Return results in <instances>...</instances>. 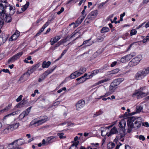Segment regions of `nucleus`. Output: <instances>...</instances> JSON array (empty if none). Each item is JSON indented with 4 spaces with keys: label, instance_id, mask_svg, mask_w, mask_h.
I'll use <instances>...</instances> for the list:
<instances>
[{
    "label": "nucleus",
    "instance_id": "f257e3e1",
    "mask_svg": "<svg viewBox=\"0 0 149 149\" xmlns=\"http://www.w3.org/2000/svg\"><path fill=\"white\" fill-rule=\"evenodd\" d=\"M127 125L128 127V132H130L133 128H137L139 127L141 124V122L138 121L135 117H131L128 118L127 120Z\"/></svg>",
    "mask_w": 149,
    "mask_h": 149
},
{
    "label": "nucleus",
    "instance_id": "f03ea898",
    "mask_svg": "<svg viewBox=\"0 0 149 149\" xmlns=\"http://www.w3.org/2000/svg\"><path fill=\"white\" fill-rule=\"evenodd\" d=\"M24 142L23 139L20 138L14 141L13 142L8 145V147L10 149H22L19 148V145H22Z\"/></svg>",
    "mask_w": 149,
    "mask_h": 149
},
{
    "label": "nucleus",
    "instance_id": "7ed1b4c3",
    "mask_svg": "<svg viewBox=\"0 0 149 149\" xmlns=\"http://www.w3.org/2000/svg\"><path fill=\"white\" fill-rule=\"evenodd\" d=\"M144 88V87L140 88L138 90L136 91L133 95L136 96L138 99L142 98L146 96L148 94L141 91L143 90Z\"/></svg>",
    "mask_w": 149,
    "mask_h": 149
},
{
    "label": "nucleus",
    "instance_id": "20e7f679",
    "mask_svg": "<svg viewBox=\"0 0 149 149\" xmlns=\"http://www.w3.org/2000/svg\"><path fill=\"white\" fill-rule=\"evenodd\" d=\"M6 12L5 10H4L3 12L0 13V14L3 21L7 22H10L11 21V18L10 15L5 13Z\"/></svg>",
    "mask_w": 149,
    "mask_h": 149
},
{
    "label": "nucleus",
    "instance_id": "39448f33",
    "mask_svg": "<svg viewBox=\"0 0 149 149\" xmlns=\"http://www.w3.org/2000/svg\"><path fill=\"white\" fill-rule=\"evenodd\" d=\"M23 54V52H21L17 53L8 60V63H10L11 62L15 61L17 59H19L22 55Z\"/></svg>",
    "mask_w": 149,
    "mask_h": 149
},
{
    "label": "nucleus",
    "instance_id": "423d86ee",
    "mask_svg": "<svg viewBox=\"0 0 149 149\" xmlns=\"http://www.w3.org/2000/svg\"><path fill=\"white\" fill-rule=\"evenodd\" d=\"M6 3V0H0V13H3L4 10H6L8 7Z\"/></svg>",
    "mask_w": 149,
    "mask_h": 149
},
{
    "label": "nucleus",
    "instance_id": "0eeeda50",
    "mask_svg": "<svg viewBox=\"0 0 149 149\" xmlns=\"http://www.w3.org/2000/svg\"><path fill=\"white\" fill-rule=\"evenodd\" d=\"M48 118L47 116H44L42 117L41 119L35 122L33 125L36 126H38L45 123L47 120Z\"/></svg>",
    "mask_w": 149,
    "mask_h": 149
},
{
    "label": "nucleus",
    "instance_id": "6e6552de",
    "mask_svg": "<svg viewBox=\"0 0 149 149\" xmlns=\"http://www.w3.org/2000/svg\"><path fill=\"white\" fill-rule=\"evenodd\" d=\"M124 79L123 78H118L115 79L111 83V86L113 87H115L116 86L118 85Z\"/></svg>",
    "mask_w": 149,
    "mask_h": 149
},
{
    "label": "nucleus",
    "instance_id": "1a4fd4ad",
    "mask_svg": "<svg viewBox=\"0 0 149 149\" xmlns=\"http://www.w3.org/2000/svg\"><path fill=\"white\" fill-rule=\"evenodd\" d=\"M38 65H33L30 70H29L27 72L24 74V75H26L27 77L30 76V74L34 72L38 68Z\"/></svg>",
    "mask_w": 149,
    "mask_h": 149
},
{
    "label": "nucleus",
    "instance_id": "9d476101",
    "mask_svg": "<svg viewBox=\"0 0 149 149\" xmlns=\"http://www.w3.org/2000/svg\"><path fill=\"white\" fill-rule=\"evenodd\" d=\"M56 67V66H54L52 68L50 69H49L45 71L42 75L43 77V79H45L48 75L51 73L55 70Z\"/></svg>",
    "mask_w": 149,
    "mask_h": 149
},
{
    "label": "nucleus",
    "instance_id": "9b49d317",
    "mask_svg": "<svg viewBox=\"0 0 149 149\" xmlns=\"http://www.w3.org/2000/svg\"><path fill=\"white\" fill-rule=\"evenodd\" d=\"M85 104V102L84 100H81L79 101L76 105L77 109L79 110L83 107Z\"/></svg>",
    "mask_w": 149,
    "mask_h": 149
},
{
    "label": "nucleus",
    "instance_id": "f8f14e48",
    "mask_svg": "<svg viewBox=\"0 0 149 149\" xmlns=\"http://www.w3.org/2000/svg\"><path fill=\"white\" fill-rule=\"evenodd\" d=\"M126 125V122L125 120H121L119 123V126L121 128L122 131L124 132L125 131V127Z\"/></svg>",
    "mask_w": 149,
    "mask_h": 149
},
{
    "label": "nucleus",
    "instance_id": "ddd939ff",
    "mask_svg": "<svg viewBox=\"0 0 149 149\" xmlns=\"http://www.w3.org/2000/svg\"><path fill=\"white\" fill-rule=\"evenodd\" d=\"M61 38L60 36H57L55 37L52 38L50 40V44L51 45H53L56 43Z\"/></svg>",
    "mask_w": 149,
    "mask_h": 149
},
{
    "label": "nucleus",
    "instance_id": "4468645a",
    "mask_svg": "<svg viewBox=\"0 0 149 149\" xmlns=\"http://www.w3.org/2000/svg\"><path fill=\"white\" fill-rule=\"evenodd\" d=\"M145 76H144L142 72L139 71L135 75V78L137 80H141Z\"/></svg>",
    "mask_w": 149,
    "mask_h": 149
},
{
    "label": "nucleus",
    "instance_id": "2eb2a0df",
    "mask_svg": "<svg viewBox=\"0 0 149 149\" xmlns=\"http://www.w3.org/2000/svg\"><path fill=\"white\" fill-rule=\"evenodd\" d=\"M29 5V2H27L26 3L25 5L22 6V7L21 8V11H19V10H18L17 11V14H19L21 13L24 12L27 9Z\"/></svg>",
    "mask_w": 149,
    "mask_h": 149
},
{
    "label": "nucleus",
    "instance_id": "dca6fc26",
    "mask_svg": "<svg viewBox=\"0 0 149 149\" xmlns=\"http://www.w3.org/2000/svg\"><path fill=\"white\" fill-rule=\"evenodd\" d=\"M56 139V137L55 136H53L48 137L47 138V143H48V144L52 143L54 142Z\"/></svg>",
    "mask_w": 149,
    "mask_h": 149
},
{
    "label": "nucleus",
    "instance_id": "f3484780",
    "mask_svg": "<svg viewBox=\"0 0 149 149\" xmlns=\"http://www.w3.org/2000/svg\"><path fill=\"white\" fill-rule=\"evenodd\" d=\"M18 111H15L14 112H13L12 113H10L8 114H7L4 116L3 119V121H5L6 120V119H8L10 116H13L15 115L17 113Z\"/></svg>",
    "mask_w": 149,
    "mask_h": 149
},
{
    "label": "nucleus",
    "instance_id": "a211bd4d",
    "mask_svg": "<svg viewBox=\"0 0 149 149\" xmlns=\"http://www.w3.org/2000/svg\"><path fill=\"white\" fill-rule=\"evenodd\" d=\"M80 74L76 71L72 73L69 76L70 78L72 79H74L79 76Z\"/></svg>",
    "mask_w": 149,
    "mask_h": 149
},
{
    "label": "nucleus",
    "instance_id": "6ab92c4d",
    "mask_svg": "<svg viewBox=\"0 0 149 149\" xmlns=\"http://www.w3.org/2000/svg\"><path fill=\"white\" fill-rule=\"evenodd\" d=\"M19 36V34L18 32H15L11 36L9 40H16Z\"/></svg>",
    "mask_w": 149,
    "mask_h": 149
},
{
    "label": "nucleus",
    "instance_id": "aec40b11",
    "mask_svg": "<svg viewBox=\"0 0 149 149\" xmlns=\"http://www.w3.org/2000/svg\"><path fill=\"white\" fill-rule=\"evenodd\" d=\"M51 62L48 61L46 62V61H44L42 63V66L43 68H48L50 65Z\"/></svg>",
    "mask_w": 149,
    "mask_h": 149
},
{
    "label": "nucleus",
    "instance_id": "412c9836",
    "mask_svg": "<svg viewBox=\"0 0 149 149\" xmlns=\"http://www.w3.org/2000/svg\"><path fill=\"white\" fill-rule=\"evenodd\" d=\"M110 80V79L109 78H107L104 79L100 81H99L95 83L93 85V86H94L100 84L102 83L106 82L109 81Z\"/></svg>",
    "mask_w": 149,
    "mask_h": 149
},
{
    "label": "nucleus",
    "instance_id": "4be33fe9",
    "mask_svg": "<svg viewBox=\"0 0 149 149\" xmlns=\"http://www.w3.org/2000/svg\"><path fill=\"white\" fill-rule=\"evenodd\" d=\"M118 132L117 129L115 127H114L111 130L109 133L108 134L107 136H109L112 134H116Z\"/></svg>",
    "mask_w": 149,
    "mask_h": 149
},
{
    "label": "nucleus",
    "instance_id": "5701e85b",
    "mask_svg": "<svg viewBox=\"0 0 149 149\" xmlns=\"http://www.w3.org/2000/svg\"><path fill=\"white\" fill-rule=\"evenodd\" d=\"M19 125V123H17L15 124H13L10 125L11 129V130L13 131L15 129H16L18 127Z\"/></svg>",
    "mask_w": 149,
    "mask_h": 149
},
{
    "label": "nucleus",
    "instance_id": "b1692460",
    "mask_svg": "<svg viewBox=\"0 0 149 149\" xmlns=\"http://www.w3.org/2000/svg\"><path fill=\"white\" fill-rule=\"evenodd\" d=\"M142 59V56L140 55H139L136 57L135 58H133V59H134L135 61L138 64L139 63V62Z\"/></svg>",
    "mask_w": 149,
    "mask_h": 149
},
{
    "label": "nucleus",
    "instance_id": "393cba45",
    "mask_svg": "<svg viewBox=\"0 0 149 149\" xmlns=\"http://www.w3.org/2000/svg\"><path fill=\"white\" fill-rule=\"evenodd\" d=\"M84 19V18L81 17H80L78 18L77 20L76 21V25L75 26V27H77L79 25V24L82 22Z\"/></svg>",
    "mask_w": 149,
    "mask_h": 149
},
{
    "label": "nucleus",
    "instance_id": "a878e982",
    "mask_svg": "<svg viewBox=\"0 0 149 149\" xmlns=\"http://www.w3.org/2000/svg\"><path fill=\"white\" fill-rule=\"evenodd\" d=\"M11 128L10 126H9L7 128L4 129L2 132V133L3 134H7L10 132L11 130Z\"/></svg>",
    "mask_w": 149,
    "mask_h": 149
},
{
    "label": "nucleus",
    "instance_id": "bb28decb",
    "mask_svg": "<svg viewBox=\"0 0 149 149\" xmlns=\"http://www.w3.org/2000/svg\"><path fill=\"white\" fill-rule=\"evenodd\" d=\"M79 143V142L78 141H76L71 146L70 148H71V149H78L77 146Z\"/></svg>",
    "mask_w": 149,
    "mask_h": 149
},
{
    "label": "nucleus",
    "instance_id": "cd10ccee",
    "mask_svg": "<svg viewBox=\"0 0 149 149\" xmlns=\"http://www.w3.org/2000/svg\"><path fill=\"white\" fill-rule=\"evenodd\" d=\"M141 71L142 72L144 76H145L149 73V67Z\"/></svg>",
    "mask_w": 149,
    "mask_h": 149
},
{
    "label": "nucleus",
    "instance_id": "c85d7f7f",
    "mask_svg": "<svg viewBox=\"0 0 149 149\" xmlns=\"http://www.w3.org/2000/svg\"><path fill=\"white\" fill-rule=\"evenodd\" d=\"M138 64L133 59L129 63V66L130 67H133L136 65Z\"/></svg>",
    "mask_w": 149,
    "mask_h": 149
},
{
    "label": "nucleus",
    "instance_id": "c756f323",
    "mask_svg": "<svg viewBox=\"0 0 149 149\" xmlns=\"http://www.w3.org/2000/svg\"><path fill=\"white\" fill-rule=\"evenodd\" d=\"M91 39L90 38L88 40L84 41L83 44L79 46V47L83 45H85L86 46H89L91 45L89 42V41L91 40Z\"/></svg>",
    "mask_w": 149,
    "mask_h": 149
},
{
    "label": "nucleus",
    "instance_id": "7c9ffc66",
    "mask_svg": "<svg viewBox=\"0 0 149 149\" xmlns=\"http://www.w3.org/2000/svg\"><path fill=\"white\" fill-rule=\"evenodd\" d=\"M6 39L5 37H3L2 35L0 36V46L4 43L6 41Z\"/></svg>",
    "mask_w": 149,
    "mask_h": 149
},
{
    "label": "nucleus",
    "instance_id": "2f4dec72",
    "mask_svg": "<svg viewBox=\"0 0 149 149\" xmlns=\"http://www.w3.org/2000/svg\"><path fill=\"white\" fill-rule=\"evenodd\" d=\"M103 113V111L101 110L100 109L99 111L96 112L95 113H94L93 115V117L95 118L96 117L101 114H102Z\"/></svg>",
    "mask_w": 149,
    "mask_h": 149
},
{
    "label": "nucleus",
    "instance_id": "473e14b6",
    "mask_svg": "<svg viewBox=\"0 0 149 149\" xmlns=\"http://www.w3.org/2000/svg\"><path fill=\"white\" fill-rule=\"evenodd\" d=\"M86 70V68H80V69L78 70V71H76L77 72H79V73L80 74H79V76L82 74L83 73H84Z\"/></svg>",
    "mask_w": 149,
    "mask_h": 149
},
{
    "label": "nucleus",
    "instance_id": "72a5a7b5",
    "mask_svg": "<svg viewBox=\"0 0 149 149\" xmlns=\"http://www.w3.org/2000/svg\"><path fill=\"white\" fill-rule=\"evenodd\" d=\"M109 30V29L108 27H104L101 30L100 32L101 33H106L108 32Z\"/></svg>",
    "mask_w": 149,
    "mask_h": 149
},
{
    "label": "nucleus",
    "instance_id": "f704fd0d",
    "mask_svg": "<svg viewBox=\"0 0 149 149\" xmlns=\"http://www.w3.org/2000/svg\"><path fill=\"white\" fill-rule=\"evenodd\" d=\"M28 115L26 112L24 111L21 113L19 115V118L20 119L22 120L25 117L27 116Z\"/></svg>",
    "mask_w": 149,
    "mask_h": 149
},
{
    "label": "nucleus",
    "instance_id": "c9c22d12",
    "mask_svg": "<svg viewBox=\"0 0 149 149\" xmlns=\"http://www.w3.org/2000/svg\"><path fill=\"white\" fill-rule=\"evenodd\" d=\"M143 109V107L141 105H138L136 107V111L137 113L140 112Z\"/></svg>",
    "mask_w": 149,
    "mask_h": 149
},
{
    "label": "nucleus",
    "instance_id": "e433bc0d",
    "mask_svg": "<svg viewBox=\"0 0 149 149\" xmlns=\"http://www.w3.org/2000/svg\"><path fill=\"white\" fill-rule=\"evenodd\" d=\"M91 16L95 18L97 14V10H94L89 13Z\"/></svg>",
    "mask_w": 149,
    "mask_h": 149
},
{
    "label": "nucleus",
    "instance_id": "4c0bfd02",
    "mask_svg": "<svg viewBox=\"0 0 149 149\" xmlns=\"http://www.w3.org/2000/svg\"><path fill=\"white\" fill-rule=\"evenodd\" d=\"M107 127H102L101 128V135L102 136H106V135L107 134V133L106 132V133H105L103 134V132H105L106 130H107Z\"/></svg>",
    "mask_w": 149,
    "mask_h": 149
},
{
    "label": "nucleus",
    "instance_id": "58836bf2",
    "mask_svg": "<svg viewBox=\"0 0 149 149\" xmlns=\"http://www.w3.org/2000/svg\"><path fill=\"white\" fill-rule=\"evenodd\" d=\"M57 135L59 136V137L61 139H63L66 138L65 136H64V134L63 133H58Z\"/></svg>",
    "mask_w": 149,
    "mask_h": 149
},
{
    "label": "nucleus",
    "instance_id": "ea45409f",
    "mask_svg": "<svg viewBox=\"0 0 149 149\" xmlns=\"http://www.w3.org/2000/svg\"><path fill=\"white\" fill-rule=\"evenodd\" d=\"M11 104H9L5 108L2 109L3 112L7 111L9 110L11 108Z\"/></svg>",
    "mask_w": 149,
    "mask_h": 149
},
{
    "label": "nucleus",
    "instance_id": "a19ab883",
    "mask_svg": "<svg viewBox=\"0 0 149 149\" xmlns=\"http://www.w3.org/2000/svg\"><path fill=\"white\" fill-rule=\"evenodd\" d=\"M99 72V70H94L93 71V72L89 76V77H92L94 75H95L97 73Z\"/></svg>",
    "mask_w": 149,
    "mask_h": 149
},
{
    "label": "nucleus",
    "instance_id": "79ce46f5",
    "mask_svg": "<svg viewBox=\"0 0 149 149\" xmlns=\"http://www.w3.org/2000/svg\"><path fill=\"white\" fill-rule=\"evenodd\" d=\"M125 56L127 61H129L133 57V56L132 55H130V54L127 55Z\"/></svg>",
    "mask_w": 149,
    "mask_h": 149
},
{
    "label": "nucleus",
    "instance_id": "37998d69",
    "mask_svg": "<svg viewBox=\"0 0 149 149\" xmlns=\"http://www.w3.org/2000/svg\"><path fill=\"white\" fill-rule=\"evenodd\" d=\"M105 36H98L97 37V40L99 42H102V41L105 38Z\"/></svg>",
    "mask_w": 149,
    "mask_h": 149
},
{
    "label": "nucleus",
    "instance_id": "c03bdc74",
    "mask_svg": "<svg viewBox=\"0 0 149 149\" xmlns=\"http://www.w3.org/2000/svg\"><path fill=\"white\" fill-rule=\"evenodd\" d=\"M94 18H95L91 16L89 13L86 17V20L87 19H89V20H91L93 19Z\"/></svg>",
    "mask_w": 149,
    "mask_h": 149
},
{
    "label": "nucleus",
    "instance_id": "a18cd8bd",
    "mask_svg": "<svg viewBox=\"0 0 149 149\" xmlns=\"http://www.w3.org/2000/svg\"><path fill=\"white\" fill-rule=\"evenodd\" d=\"M4 23V21L1 17H0V29L3 26Z\"/></svg>",
    "mask_w": 149,
    "mask_h": 149
},
{
    "label": "nucleus",
    "instance_id": "49530a36",
    "mask_svg": "<svg viewBox=\"0 0 149 149\" xmlns=\"http://www.w3.org/2000/svg\"><path fill=\"white\" fill-rule=\"evenodd\" d=\"M137 33L135 29H133L131 30L130 31L131 36H132L133 35H135Z\"/></svg>",
    "mask_w": 149,
    "mask_h": 149
},
{
    "label": "nucleus",
    "instance_id": "de8ad7c7",
    "mask_svg": "<svg viewBox=\"0 0 149 149\" xmlns=\"http://www.w3.org/2000/svg\"><path fill=\"white\" fill-rule=\"evenodd\" d=\"M119 70L118 69H116L111 71V73L112 74H115L119 72Z\"/></svg>",
    "mask_w": 149,
    "mask_h": 149
},
{
    "label": "nucleus",
    "instance_id": "09e8293b",
    "mask_svg": "<svg viewBox=\"0 0 149 149\" xmlns=\"http://www.w3.org/2000/svg\"><path fill=\"white\" fill-rule=\"evenodd\" d=\"M115 146L114 143H112L110 145H108V149H111L113 148Z\"/></svg>",
    "mask_w": 149,
    "mask_h": 149
},
{
    "label": "nucleus",
    "instance_id": "8fccbe9b",
    "mask_svg": "<svg viewBox=\"0 0 149 149\" xmlns=\"http://www.w3.org/2000/svg\"><path fill=\"white\" fill-rule=\"evenodd\" d=\"M149 38L148 37H147V36L145 37L144 38L142 42L143 43H145L149 41Z\"/></svg>",
    "mask_w": 149,
    "mask_h": 149
},
{
    "label": "nucleus",
    "instance_id": "3c124183",
    "mask_svg": "<svg viewBox=\"0 0 149 149\" xmlns=\"http://www.w3.org/2000/svg\"><path fill=\"white\" fill-rule=\"evenodd\" d=\"M59 47L56 44L54 46L51 47L50 48V49L54 51L55 50L56 48Z\"/></svg>",
    "mask_w": 149,
    "mask_h": 149
},
{
    "label": "nucleus",
    "instance_id": "603ef678",
    "mask_svg": "<svg viewBox=\"0 0 149 149\" xmlns=\"http://www.w3.org/2000/svg\"><path fill=\"white\" fill-rule=\"evenodd\" d=\"M87 75V74L85 73L84 75L82 76V77L84 79V80H81V81L80 82V83H83L84 81H85L86 80V78H84V77H86Z\"/></svg>",
    "mask_w": 149,
    "mask_h": 149
},
{
    "label": "nucleus",
    "instance_id": "864d4df0",
    "mask_svg": "<svg viewBox=\"0 0 149 149\" xmlns=\"http://www.w3.org/2000/svg\"><path fill=\"white\" fill-rule=\"evenodd\" d=\"M27 102V100L26 99H24L23 100L20 102L23 105L26 104Z\"/></svg>",
    "mask_w": 149,
    "mask_h": 149
},
{
    "label": "nucleus",
    "instance_id": "5fc2aeb1",
    "mask_svg": "<svg viewBox=\"0 0 149 149\" xmlns=\"http://www.w3.org/2000/svg\"><path fill=\"white\" fill-rule=\"evenodd\" d=\"M47 139L45 141V139H43L42 140V145L43 146L47 145H48V143H47Z\"/></svg>",
    "mask_w": 149,
    "mask_h": 149
},
{
    "label": "nucleus",
    "instance_id": "6e6d98bb",
    "mask_svg": "<svg viewBox=\"0 0 149 149\" xmlns=\"http://www.w3.org/2000/svg\"><path fill=\"white\" fill-rule=\"evenodd\" d=\"M120 61L121 62L123 63H125L127 61L125 56L121 58L120 59Z\"/></svg>",
    "mask_w": 149,
    "mask_h": 149
},
{
    "label": "nucleus",
    "instance_id": "4d7b16f0",
    "mask_svg": "<svg viewBox=\"0 0 149 149\" xmlns=\"http://www.w3.org/2000/svg\"><path fill=\"white\" fill-rule=\"evenodd\" d=\"M111 94V93L110 92H108L105 94L103 96H102L100 97V98L99 99L101 98L102 97H106L107 96L109 95H110Z\"/></svg>",
    "mask_w": 149,
    "mask_h": 149
},
{
    "label": "nucleus",
    "instance_id": "13d9d810",
    "mask_svg": "<svg viewBox=\"0 0 149 149\" xmlns=\"http://www.w3.org/2000/svg\"><path fill=\"white\" fill-rule=\"evenodd\" d=\"M50 22L49 21H48L47 22L45 23L44 25L42 26L45 29L50 24Z\"/></svg>",
    "mask_w": 149,
    "mask_h": 149
},
{
    "label": "nucleus",
    "instance_id": "bf43d9fd",
    "mask_svg": "<svg viewBox=\"0 0 149 149\" xmlns=\"http://www.w3.org/2000/svg\"><path fill=\"white\" fill-rule=\"evenodd\" d=\"M32 107H30L27 108L26 111H24V112H26V113L27 114V115H28V114L29 113L30 110L31 108Z\"/></svg>",
    "mask_w": 149,
    "mask_h": 149
},
{
    "label": "nucleus",
    "instance_id": "052dcab7",
    "mask_svg": "<svg viewBox=\"0 0 149 149\" xmlns=\"http://www.w3.org/2000/svg\"><path fill=\"white\" fill-rule=\"evenodd\" d=\"M85 55V58H86V57H87L89 55V54L87 52H85L84 53V54L80 55L79 56H83Z\"/></svg>",
    "mask_w": 149,
    "mask_h": 149
},
{
    "label": "nucleus",
    "instance_id": "680f3d73",
    "mask_svg": "<svg viewBox=\"0 0 149 149\" xmlns=\"http://www.w3.org/2000/svg\"><path fill=\"white\" fill-rule=\"evenodd\" d=\"M22 97V95H20L16 99V101L17 102H18L19 101H20V100H21Z\"/></svg>",
    "mask_w": 149,
    "mask_h": 149
},
{
    "label": "nucleus",
    "instance_id": "e2e57ef3",
    "mask_svg": "<svg viewBox=\"0 0 149 149\" xmlns=\"http://www.w3.org/2000/svg\"><path fill=\"white\" fill-rule=\"evenodd\" d=\"M64 8L63 7H62L60 10L59 11H58L57 13V14L58 15H60L62 13L63 11H64Z\"/></svg>",
    "mask_w": 149,
    "mask_h": 149
},
{
    "label": "nucleus",
    "instance_id": "0e129e2a",
    "mask_svg": "<svg viewBox=\"0 0 149 149\" xmlns=\"http://www.w3.org/2000/svg\"><path fill=\"white\" fill-rule=\"evenodd\" d=\"M139 139L140 140H141L142 141H143L145 139V138L144 136L142 135H140L139 136Z\"/></svg>",
    "mask_w": 149,
    "mask_h": 149
},
{
    "label": "nucleus",
    "instance_id": "69168bd1",
    "mask_svg": "<svg viewBox=\"0 0 149 149\" xmlns=\"http://www.w3.org/2000/svg\"><path fill=\"white\" fill-rule=\"evenodd\" d=\"M68 37H66L61 40L63 43L66 42L67 41Z\"/></svg>",
    "mask_w": 149,
    "mask_h": 149
},
{
    "label": "nucleus",
    "instance_id": "338daca9",
    "mask_svg": "<svg viewBox=\"0 0 149 149\" xmlns=\"http://www.w3.org/2000/svg\"><path fill=\"white\" fill-rule=\"evenodd\" d=\"M67 51V49H65V50H64L63 52L61 54V57L59 58L58 59H59L60 58H61L64 55V54L66 53Z\"/></svg>",
    "mask_w": 149,
    "mask_h": 149
},
{
    "label": "nucleus",
    "instance_id": "774afa93",
    "mask_svg": "<svg viewBox=\"0 0 149 149\" xmlns=\"http://www.w3.org/2000/svg\"><path fill=\"white\" fill-rule=\"evenodd\" d=\"M23 105L21 103V102H20L18 104H17L16 107L17 108H21L22 107Z\"/></svg>",
    "mask_w": 149,
    "mask_h": 149
}]
</instances>
